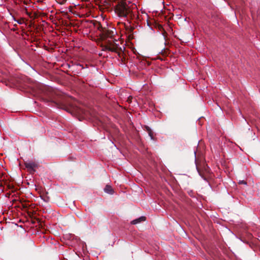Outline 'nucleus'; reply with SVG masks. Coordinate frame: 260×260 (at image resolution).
I'll use <instances>...</instances> for the list:
<instances>
[{"label":"nucleus","instance_id":"nucleus-1","mask_svg":"<svg viewBox=\"0 0 260 260\" xmlns=\"http://www.w3.org/2000/svg\"><path fill=\"white\" fill-rule=\"evenodd\" d=\"M136 8V6L135 5L121 3L116 6L115 12L119 17L125 18L128 16H132L133 10Z\"/></svg>","mask_w":260,"mask_h":260},{"label":"nucleus","instance_id":"nucleus-2","mask_svg":"<svg viewBox=\"0 0 260 260\" xmlns=\"http://www.w3.org/2000/svg\"><path fill=\"white\" fill-rule=\"evenodd\" d=\"M118 48V46L114 42H110L107 46L104 47V50L115 52Z\"/></svg>","mask_w":260,"mask_h":260},{"label":"nucleus","instance_id":"nucleus-3","mask_svg":"<svg viewBox=\"0 0 260 260\" xmlns=\"http://www.w3.org/2000/svg\"><path fill=\"white\" fill-rule=\"evenodd\" d=\"M25 165L26 168L31 171H35V169L37 167V164L33 162H26Z\"/></svg>","mask_w":260,"mask_h":260},{"label":"nucleus","instance_id":"nucleus-4","mask_svg":"<svg viewBox=\"0 0 260 260\" xmlns=\"http://www.w3.org/2000/svg\"><path fill=\"white\" fill-rule=\"evenodd\" d=\"M104 190L106 192L110 194H112L113 193V190L112 187L110 185H106Z\"/></svg>","mask_w":260,"mask_h":260},{"label":"nucleus","instance_id":"nucleus-5","mask_svg":"<svg viewBox=\"0 0 260 260\" xmlns=\"http://www.w3.org/2000/svg\"><path fill=\"white\" fill-rule=\"evenodd\" d=\"M78 113H82L85 117L88 118V112H87V111H86L85 110L80 109V111H79Z\"/></svg>","mask_w":260,"mask_h":260},{"label":"nucleus","instance_id":"nucleus-6","mask_svg":"<svg viewBox=\"0 0 260 260\" xmlns=\"http://www.w3.org/2000/svg\"><path fill=\"white\" fill-rule=\"evenodd\" d=\"M139 222H140V221L139 220V218L135 219L132 221V223L133 224H136Z\"/></svg>","mask_w":260,"mask_h":260},{"label":"nucleus","instance_id":"nucleus-7","mask_svg":"<svg viewBox=\"0 0 260 260\" xmlns=\"http://www.w3.org/2000/svg\"><path fill=\"white\" fill-rule=\"evenodd\" d=\"M139 220L141 221H145L146 220V218L144 216H141L140 218H139Z\"/></svg>","mask_w":260,"mask_h":260},{"label":"nucleus","instance_id":"nucleus-8","mask_svg":"<svg viewBox=\"0 0 260 260\" xmlns=\"http://www.w3.org/2000/svg\"><path fill=\"white\" fill-rule=\"evenodd\" d=\"M17 22L19 23V24H21L22 22H21V21H17Z\"/></svg>","mask_w":260,"mask_h":260},{"label":"nucleus","instance_id":"nucleus-9","mask_svg":"<svg viewBox=\"0 0 260 260\" xmlns=\"http://www.w3.org/2000/svg\"><path fill=\"white\" fill-rule=\"evenodd\" d=\"M241 183L246 184V183H245L244 181H242Z\"/></svg>","mask_w":260,"mask_h":260}]
</instances>
